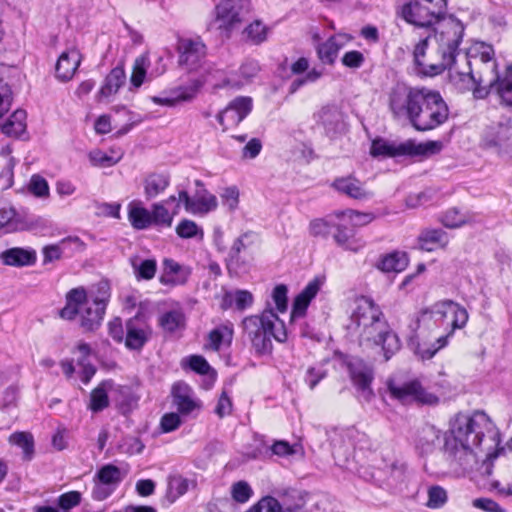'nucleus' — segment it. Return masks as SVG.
Wrapping results in <instances>:
<instances>
[{
    "mask_svg": "<svg viewBox=\"0 0 512 512\" xmlns=\"http://www.w3.org/2000/svg\"><path fill=\"white\" fill-rule=\"evenodd\" d=\"M485 437L493 443L499 442L496 426L485 412H459L449 421L443 451L450 459L464 466L474 457V449L481 446Z\"/></svg>",
    "mask_w": 512,
    "mask_h": 512,
    "instance_id": "f257e3e1",
    "label": "nucleus"
},
{
    "mask_svg": "<svg viewBox=\"0 0 512 512\" xmlns=\"http://www.w3.org/2000/svg\"><path fill=\"white\" fill-rule=\"evenodd\" d=\"M355 303L351 320L358 328L360 343L372 342L381 346L385 361L390 360L401 348L398 335L390 328L381 308L372 298L360 296Z\"/></svg>",
    "mask_w": 512,
    "mask_h": 512,
    "instance_id": "f03ea898",
    "label": "nucleus"
},
{
    "mask_svg": "<svg viewBox=\"0 0 512 512\" xmlns=\"http://www.w3.org/2000/svg\"><path fill=\"white\" fill-rule=\"evenodd\" d=\"M241 327L244 337L258 355L271 354L272 338L281 343L287 340L285 324L272 310L245 317Z\"/></svg>",
    "mask_w": 512,
    "mask_h": 512,
    "instance_id": "7ed1b4c3",
    "label": "nucleus"
},
{
    "mask_svg": "<svg viewBox=\"0 0 512 512\" xmlns=\"http://www.w3.org/2000/svg\"><path fill=\"white\" fill-rule=\"evenodd\" d=\"M434 39L437 44L439 60L430 67V74H441L446 69H452L456 57L460 54L459 46L464 36L463 23L453 15L445 16L437 22Z\"/></svg>",
    "mask_w": 512,
    "mask_h": 512,
    "instance_id": "20e7f679",
    "label": "nucleus"
},
{
    "mask_svg": "<svg viewBox=\"0 0 512 512\" xmlns=\"http://www.w3.org/2000/svg\"><path fill=\"white\" fill-rule=\"evenodd\" d=\"M65 306L59 311V316L65 320H74L79 315V325L84 332L97 330L103 321V307L88 303V295L84 287L69 290L65 296Z\"/></svg>",
    "mask_w": 512,
    "mask_h": 512,
    "instance_id": "39448f33",
    "label": "nucleus"
},
{
    "mask_svg": "<svg viewBox=\"0 0 512 512\" xmlns=\"http://www.w3.org/2000/svg\"><path fill=\"white\" fill-rule=\"evenodd\" d=\"M448 118L449 107L440 92L425 87L409 123L415 130L426 132L441 126Z\"/></svg>",
    "mask_w": 512,
    "mask_h": 512,
    "instance_id": "423d86ee",
    "label": "nucleus"
},
{
    "mask_svg": "<svg viewBox=\"0 0 512 512\" xmlns=\"http://www.w3.org/2000/svg\"><path fill=\"white\" fill-rule=\"evenodd\" d=\"M447 14V0H408L401 8L402 18L409 24L430 28Z\"/></svg>",
    "mask_w": 512,
    "mask_h": 512,
    "instance_id": "0eeeda50",
    "label": "nucleus"
},
{
    "mask_svg": "<svg viewBox=\"0 0 512 512\" xmlns=\"http://www.w3.org/2000/svg\"><path fill=\"white\" fill-rule=\"evenodd\" d=\"M425 87L396 84L387 94L389 111L396 120L410 122Z\"/></svg>",
    "mask_w": 512,
    "mask_h": 512,
    "instance_id": "6e6552de",
    "label": "nucleus"
},
{
    "mask_svg": "<svg viewBox=\"0 0 512 512\" xmlns=\"http://www.w3.org/2000/svg\"><path fill=\"white\" fill-rule=\"evenodd\" d=\"M448 313L453 316L451 322L450 335H453L456 329H462L466 326L469 314L467 310L452 300H443L435 303L431 308L423 309L416 318L417 328L422 324L427 325L432 320L443 319Z\"/></svg>",
    "mask_w": 512,
    "mask_h": 512,
    "instance_id": "1a4fd4ad",
    "label": "nucleus"
},
{
    "mask_svg": "<svg viewBox=\"0 0 512 512\" xmlns=\"http://www.w3.org/2000/svg\"><path fill=\"white\" fill-rule=\"evenodd\" d=\"M250 8L249 0H221L214 9L215 21L221 33L229 38L239 28Z\"/></svg>",
    "mask_w": 512,
    "mask_h": 512,
    "instance_id": "9d476101",
    "label": "nucleus"
},
{
    "mask_svg": "<svg viewBox=\"0 0 512 512\" xmlns=\"http://www.w3.org/2000/svg\"><path fill=\"white\" fill-rule=\"evenodd\" d=\"M387 388L392 398L402 403H417L420 405L434 406L439 403V397L429 392L418 379H412L404 383H397L390 379Z\"/></svg>",
    "mask_w": 512,
    "mask_h": 512,
    "instance_id": "9b49d317",
    "label": "nucleus"
},
{
    "mask_svg": "<svg viewBox=\"0 0 512 512\" xmlns=\"http://www.w3.org/2000/svg\"><path fill=\"white\" fill-rule=\"evenodd\" d=\"M178 64L188 71L198 70L207 55V47L200 37H179L176 44Z\"/></svg>",
    "mask_w": 512,
    "mask_h": 512,
    "instance_id": "f8f14e48",
    "label": "nucleus"
},
{
    "mask_svg": "<svg viewBox=\"0 0 512 512\" xmlns=\"http://www.w3.org/2000/svg\"><path fill=\"white\" fill-rule=\"evenodd\" d=\"M481 145L485 149L494 150L499 156L512 158V121L487 127Z\"/></svg>",
    "mask_w": 512,
    "mask_h": 512,
    "instance_id": "ddd939ff",
    "label": "nucleus"
},
{
    "mask_svg": "<svg viewBox=\"0 0 512 512\" xmlns=\"http://www.w3.org/2000/svg\"><path fill=\"white\" fill-rule=\"evenodd\" d=\"M120 468L113 464L103 465L94 475L92 498L96 501L107 499L123 480Z\"/></svg>",
    "mask_w": 512,
    "mask_h": 512,
    "instance_id": "4468645a",
    "label": "nucleus"
},
{
    "mask_svg": "<svg viewBox=\"0 0 512 512\" xmlns=\"http://www.w3.org/2000/svg\"><path fill=\"white\" fill-rule=\"evenodd\" d=\"M252 107L253 102L251 97H236L224 110L218 113L217 120L224 131L236 127L250 114Z\"/></svg>",
    "mask_w": 512,
    "mask_h": 512,
    "instance_id": "2eb2a0df",
    "label": "nucleus"
},
{
    "mask_svg": "<svg viewBox=\"0 0 512 512\" xmlns=\"http://www.w3.org/2000/svg\"><path fill=\"white\" fill-rule=\"evenodd\" d=\"M171 395L173 405L183 416H188L202 408L201 401L195 397L191 387L184 382L175 383L172 386Z\"/></svg>",
    "mask_w": 512,
    "mask_h": 512,
    "instance_id": "dca6fc26",
    "label": "nucleus"
},
{
    "mask_svg": "<svg viewBox=\"0 0 512 512\" xmlns=\"http://www.w3.org/2000/svg\"><path fill=\"white\" fill-rule=\"evenodd\" d=\"M182 202L179 195H171L167 199L151 205L152 222L154 226L170 228L173 219L180 212Z\"/></svg>",
    "mask_w": 512,
    "mask_h": 512,
    "instance_id": "f3484780",
    "label": "nucleus"
},
{
    "mask_svg": "<svg viewBox=\"0 0 512 512\" xmlns=\"http://www.w3.org/2000/svg\"><path fill=\"white\" fill-rule=\"evenodd\" d=\"M349 373L353 384L361 391L363 398L369 401L373 396L370 387L373 380V373L369 366L362 360H354L348 365Z\"/></svg>",
    "mask_w": 512,
    "mask_h": 512,
    "instance_id": "a211bd4d",
    "label": "nucleus"
},
{
    "mask_svg": "<svg viewBox=\"0 0 512 512\" xmlns=\"http://www.w3.org/2000/svg\"><path fill=\"white\" fill-rule=\"evenodd\" d=\"M179 202H182L185 210L191 214L208 213L216 209L218 204L216 197L206 190L194 198L190 197L186 190H181L179 191Z\"/></svg>",
    "mask_w": 512,
    "mask_h": 512,
    "instance_id": "6ab92c4d",
    "label": "nucleus"
},
{
    "mask_svg": "<svg viewBox=\"0 0 512 512\" xmlns=\"http://www.w3.org/2000/svg\"><path fill=\"white\" fill-rule=\"evenodd\" d=\"M81 60V53L76 48L62 52L55 65L56 78L61 82L70 81L80 66Z\"/></svg>",
    "mask_w": 512,
    "mask_h": 512,
    "instance_id": "aec40b11",
    "label": "nucleus"
},
{
    "mask_svg": "<svg viewBox=\"0 0 512 512\" xmlns=\"http://www.w3.org/2000/svg\"><path fill=\"white\" fill-rule=\"evenodd\" d=\"M332 237L335 244L345 251L357 253L366 246V242L357 236L354 229L340 222H336Z\"/></svg>",
    "mask_w": 512,
    "mask_h": 512,
    "instance_id": "412c9836",
    "label": "nucleus"
},
{
    "mask_svg": "<svg viewBox=\"0 0 512 512\" xmlns=\"http://www.w3.org/2000/svg\"><path fill=\"white\" fill-rule=\"evenodd\" d=\"M150 327L140 322L138 318H131L126 322L125 346L130 350H140L151 336Z\"/></svg>",
    "mask_w": 512,
    "mask_h": 512,
    "instance_id": "4be33fe9",
    "label": "nucleus"
},
{
    "mask_svg": "<svg viewBox=\"0 0 512 512\" xmlns=\"http://www.w3.org/2000/svg\"><path fill=\"white\" fill-rule=\"evenodd\" d=\"M408 140L397 143L382 137L375 138L370 147V155L374 158H395L408 156Z\"/></svg>",
    "mask_w": 512,
    "mask_h": 512,
    "instance_id": "5701e85b",
    "label": "nucleus"
},
{
    "mask_svg": "<svg viewBox=\"0 0 512 512\" xmlns=\"http://www.w3.org/2000/svg\"><path fill=\"white\" fill-rule=\"evenodd\" d=\"M190 275L191 270L189 267L183 266L173 259L165 258L163 260V272L159 281L166 286L184 285Z\"/></svg>",
    "mask_w": 512,
    "mask_h": 512,
    "instance_id": "b1692460",
    "label": "nucleus"
},
{
    "mask_svg": "<svg viewBox=\"0 0 512 512\" xmlns=\"http://www.w3.org/2000/svg\"><path fill=\"white\" fill-rule=\"evenodd\" d=\"M468 72H458L461 77H467L473 84V95L477 99L485 98L488 95V89L482 87L481 83H487L489 87L497 93L496 85L497 79H502L499 75L484 74L481 70L474 71L472 62L468 61Z\"/></svg>",
    "mask_w": 512,
    "mask_h": 512,
    "instance_id": "393cba45",
    "label": "nucleus"
},
{
    "mask_svg": "<svg viewBox=\"0 0 512 512\" xmlns=\"http://www.w3.org/2000/svg\"><path fill=\"white\" fill-rule=\"evenodd\" d=\"M331 186L340 194L352 199L363 200L371 196V193L365 189L364 184L353 175L337 177Z\"/></svg>",
    "mask_w": 512,
    "mask_h": 512,
    "instance_id": "a878e982",
    "label": "nucleus"
},
{
    "mask_svg": "<svg viewBox=\"0 0 512 512\" xmlns=\"http://www.w3.org/2000/svg\"><path fill=\"white\" fill-rule=\"evenodd\" d=\"M352 39L348 34H336L329 37L325 42L317 47L319 59L328 65H332L339 51Z\"/></svg>",
    "mask_w": 512,
    "mask_h": 512,
    "instance_id": "bb28decb",
    "label": "nucleus"
},
{
    "mask_svg": "<svg viewBox=\"0 0 512 512\" xmlns=\"http://www.w3.org/2000/svg\"><path fill=\"white\" fill-rule=\"evenodd\" d=\"M442 432L433 425H424L418 430L415 447L421 454H430L440 445Z\"/></svg>",
    "mask_w": 512,
    "mask_h": 512,
    "instance_id": "cd10ccee",
    "label": "nucleus"
},
{
    "mask_svg": "<svg viewBox=\"0 0 512 512\" xmlns=\"http://www.w3.org/2000/svg\"><path fill=\"white\" fill-rule=\"evenodd\" d=\"M475 53L473 55H466L465 59L472 62V66H478L479 64L484 66V69H480L484 74L498 75L496 70V63L494 61V49L491 45L480 43L474 48Z\"/></svg>",
    "mask_w": 512,
    "mask_h": 512,
    "instance_id": "c85d7f7f",
    "label": "nucleus"
},
{
    "mask_svg": "<svg viewBox=\"0 0 512 512\" xmlns=\"http://www.w3.org/2000/svg\"><path fill=\"white\" fill-rule=\"evenodd\" d=\"M320 289L318 280H313L296 296L293 302L291 318L302 317L305 315L306 310L311 300L317 295Z\"/></svg>",
    "mask_w": 512,
    "mask_h": 512,
    "instance_id": "c756f323",
    "label": "nucleus"
},
{
    "mask_svg": "<svg viewBox=\"0 0 512 512\" xmlns=\"http://www.w3.org/2000/svg\"><path fill=\"white\" fill-rule=\"evenodd\" d=\"M73 246L75 250L82 251L85 248L84 242L77 236H68L59 243L48 245L43 248L44 262H52L61 258L65 249Z\"/></svg>",
    "mask_w": 512,
    "mask_h": 512,
    "instance_id": "7c9ffc66",
    "label": "nucleus"
},
{
    "mask_svg": "<svg viewBox=\"0 0 512 512\" xmlns=\"http://www.w3.org/2000/svg\"><path fill=\"white\" fill-rule=\"evenodd\" d=\"M270 31V27L256 19L241 31V40L250 45H260L267 41Z\"/></svg>",
    "mask_w": 512,
    "mask_h": 512,
    "instance_id": "2f4dec72",
    "label": "nucleus"
},
{
    "mask_svg": "<svg viewBox=\"0 0 512 512\" xmlns=\"http://www.w3.org/2000/svg\"><path fill=\"white\" fill-rule=\"evenodd\" d=\"M418 242L421 250L431 252L446 247L449 239L447 233L441 229H427L420 233Z\"/></svg>",
    "mask_w": 512,
    "mask_h": 512,
    "instance_id": "473e14b6",
    "label": "nucleus"
},
{
    "mask_svg": "<svg viewBox=\"0 0 512 512\" xmlns=\"http://www.w3.org/2000/svg\"><path fill=\"white\" fill-rule=\"evenodd\" d=\"M8 443L22 450L23 461H31L35 455V440L31 432L16 431L8 437Z\"/></svg>",
    "mask_w": 512,
    "mask_h": 512,
    "instance_id": "72a5a7b5",
    "label": "nucleus"
},
{
    "mask_svg": "<svg viewBox=\"0 0 512 512\" xmlns=\"http://www.w3.org/2000/svg\"><path fill=\"white\" fill-rule=\"evenodd\" d=\"M126 79L125 71L122 66L113 68L106 76L97 96L99 99L110 97L118 92Z\"/></svg>",
    "mask_w": 512,
    "mask_h": 512,
    "instance_id": "f704fd0d",
    "label": "nucleus"
},
{
    "mask_svg": "<svg viewBox=\"0 0 512 512\" xmlns=\"http://www.w3.org/2000/svg\"><path fill=\"white\" fill-rule=\"evenodd\" d=\"M170 185L168 173H150L144 180V194L150 200L163 193Z\"/></svg>",
    "mask_w": 512,
    "mask_h": 512,
    "instance_id": "c9c22d12",
    "label": "nucleus"
},
{
    "mask_svg": "<svg viewBox=\"0 0 512 512\" xmlns=\"http://www.w3.org/2000/svg\"><path fill=\"white\" fill-rule=\"evenodd\" d=\"M112 384L111 380L103 381L91 391L88 407L92 412H101L109 406L108 390Z\"/></svg>",
    "mask_w": 512,
    "mask_h": 512,
    "instance_id": "e433bc0d",
    "label": "nucleus"
},
{
    "mask_svg": "<svg viewBox=\"0 0 512 512\" xmlns=\"http://www.w3.org/2000/svg\"><path fill=\"white\" fill-rule=\"evenodd\" d=\"M0 258L5 265L26 266L34 263L35 256L23 248H11L1 253Z\"/></svg>",
    "mask_w": 512,
    "mask_h": 512,
    "instance_id": "4c0bfd02",
    "label": "nucleus"
},
{
    "mask_svg": "<svg viewBox=\"0 0 512 512\" xmlns=\"http://www.w3.org/2000/svg\"><path fill=\"white\" fill-rule=\"evenodd\" d=\"M430 38H431V36L429 35V36L421 39L414 46L413 62H414V65H415L416 72L418 74L423 75V76L433 77V76H436L437 74H430L429 70H430V67L434 63L427 64L424 61V58H425V55H426V51H427L428 46H429Z\"/></svg>",
    "mask_w": 512,
    "mask_h": 512,
    "instance_id": "58836bf2",
    "label": "nucleus"
},
{
    "mask_svg": "<svg viewBox=\"0 0 512 512\" xmlns=\"http://www.w3.org/2000/svg\"><path fill=\"white\" fill-rule=\"evenodd\" d=\"M197 94V87L196 86H188V87H179L173 92V96L171 97H158L154 96L152 97V101L157 105H163V106H174L178 102L181 101H190L192 100Z\"/></svg>",
    "mask_w": 512,
    "mask_h": 512,
    "instance_id": "ea45409f",
    "label": "nucleus"
},
{
    "mask_svg": "<svg viewBox=\"0 0 512 512\" xmlns=\"http://www.w3.org/2000/svg\"><path fill=\"white\" fill-rule=\"evenodd\" d=\"M159 325L168 333L183 330L186 325V317L180 310H172L163 313L159 318Z\"/></svg>",
    "mask_w": 512,
    "mask_h": 512,
    "instance_id": "a19ab883",
    "label": "nucleus"
},
{
    "mask_svg": "<svg viewBox=\"0 0 512 512\" xmlns=\"http://www.w3.org/2000/svg\"><path fill=\"white\" fill-rule=\"evenodd\" d=\"M407 263L405 254L393 252L382 257L377 264V268L386 273L401 272L406 268Z\"/></svg>",
    "mask_w": 512,
    "mask_h": 512,
    "instance_id": "79ce46f5",
    "label": "nucleus"
},
{
    "mask_svg": "<svg viewBox=\"0 0 512 512\" xmlns=\"http://www.w3.org/2000/svg\"><path fill=\"white\" fill-rule=\"evenodd\" d=\"M25 120L26 112L24 110H16L2 125V132L8 136H20L26 130Z\"/></svg>",
    "mask_w": 512,
    "mask_h": 512,
    "instance_id": "37998d69",
    "label": "nucleus"
},
{
    "mask_svg": "<svg viewBox=\"0 0 512 512\" xmlns=\"http://www.w3.org/2000/svg\"><path fill=\"white\" fill-rule=\"evenodd\" d=\"M128 219L133 228L144 230L153 225L151 210L141 206H129Z\"/></svg>",
    "mask_w": 512,
    "mask_h": 512,
    "instance_id": "c03bdc74",
    "label": "nucleus"
},
{
    "mask_svg": "<svg viewBox=\"0 0 512 512\" xmlns=\"http://www.w3.org/2000/svg\"><path fill=\"white\" fill-rule=\"evenodd\" d=\"M6 233L23 229V223L17 218V212L12 206L0 207V230Z\"/></svg>",
    "mask_w": 512,
    "mask_h": 512,
    "instance_id": "a18cd8bd",
    "label": "nucleus"
},
{
    "mask_svg": "<svg viewBox=\"0 0 512 512\" xmlns=\"http://www.w3.org/2000/svg\"><path fill=\"white\" fill-rule=\"evenodd\" d=\"M188 480L181 475H170L167 480L166 498L170 503L175 502L179 497L188 491Z\"/></svg>",
    "mask_w": 512,
    "mask_h": 512,
    "instance_id": "49530a36",
    "label": "nucleus"
},
{
    "mask_svg": "<svg viewBox=\"0 0 512 512\" xmlns=\"http://www.w3.org/2000/svg\"><path fill=\"white\" fill-rule=\"evenodd\" d=\"M408 156H428L439 153L443 144L441 141H426L424 143H416L414 140H408Z\"/></svg>",
    "mask_w": 512,
    "mask_h": 512,
    "instance_id": "de8ad7c7",
    "label": "nucleus"
},
{
    "mask_svg": "<svg viewBox=\"0 0 512 512\" xmlns=\"http://www.w3.org/2000/svg\"><path fill=\"white\" fill-rule=\"evenodd\" d=\"M497 95L502 104L512 106V65L507 68L502 79H497Z\"/></svg>",
    "mask_w": 512,
    "mask_h": 512,
    "instance_id": "09e8293b",
    "label": "nucleus"
},
{
    "mask_svg": "<svg viewBox=\"0 0 512 512\" xmlns=\"http://www.w3.org/2000/svg\"><path fill=\"white\" fill-rule=\"evenodd\" d=\"M319 122L327 132L335 131L340 120L341 113L336 106H325L318 113Z\"/></svg>",
    "mask_w": 512,
    "mask_h": 512,
    "instance_id": "8fccbe9b",
    "label": "nucleus"
},
{
    "mask_svg": "<svg viewBox=\"0 0 512 512\" xmlns=\"http://www.w3.org/2000/svg\"><path fill=\"white\" fill-rule=\"evenodd\" d=\"M336 222L328 218H317L309 223V232L313 237L327 238L333 235Z\"/></svg>",
    "mask_w": 512,
    "mask_h": 512,
    "instance_id": "3c124183",
    "label": "nucleus"
},
{
    "mask_svg": "<svg viewBox=\"0 0 512 512\" xmlns=\"http://www.w3.org/2000/svg\"><path fill=\"white\" fill-rule=\"evenodd\" d=\"M233 338V328L231 325H221L215 329H213L209 333V340L211 347L217 351L219 350L220 346L227 342L228 344L231 343Z\"/></svg>",
    "mask_w": 512,
    "mask_h": 512,
    "instance_id": "603ef678",
    "label": "nucleus"
},
{
    "mask_svg": "<svg viewBox=\"0 0 512 512\" xmlns=\"http://www.w3.org/2000/svg\"><path fill=\"white\" fill-rule=\"evenodd\" d=\"M176 234L182 239L199 238L203 239V229L196 222L189 219H182L176 226Z\"/></svg>",
    "mask_w": 512,
    "mask_h": 512,
    "instance_id": "864d4df0",
    "label": "nucleus"
},
{
    "mask_svg": "<svg viewBox=\"0 0 512 512\" xmlns=\"http://www.w3.org/2000/svg\"><path fill=\"white\" fill-rule=\"evenodd\" d=\"M335 215L338 218H348L352 227H362L368 225L375 219V215L371 212H360L352 209L337 212Z\"/></svg>",
    "mask_w": 512,
    "mask_h": 512,
    "instance_id": "5fc2aeb1",
    "label": "nucleus"
},
{
    "mask_svg": "<svg viewBox=\"0 0 512 512\" xmlns=\"http://www.w3.org/2000/svg\"><path fill=\"white\" fill-rule=\"evenodd\" d=\"M343 439L347 440L349 445L360 450L370 447V440L366 433L360 432L355 428H348L343 434Z\"/></svg>",
    "mask_w": 512,
    "mask_h": 512,
    "instance_id": "6e6d98bb",
    "label": "nucleus"
},
{
    "mask_svg": "<svg viewBox=\"0 0 512 512\" xmlns=\"http://www.w3.org/2000/svg\"><path fill=\"white\" fill-rule=\"evenodd\" d=\"M224 301H229V305L234 303L238 310H244L252 305L253 295L247 290H237L234 293H227Z\"/></svg>",
    "mask_w": 512,
    "mask_h": 512,
    "instance_id": "4d7b16f0",
    "label": "nucleus"
},
{
    "mask_svg": "<svg viewBox=\"0 0 512 512\" xmlns=\"http://www.w3.org/2000/svg\"><path fill=\"white\" fill-rule=\"evenodd\" d=\"M148 65V56L141 55L135 59L131 75V84L136 88L140 87L145 79L146 68Z\"/></svg>",
    "mask_w": 512,
    "mask_h": 512,
    "instance_id": "13d9d810",
    "label": "nucleus"
},
{
    "mask_svg": "<svg viewBox=\"0 0 512 512\" xmlns=\"http://www.w3.org/2000/svg\"><path fill=\"white\" fill-rule=\"evenodd\" d=\"M427 494V506L432 509L441 508L448 500L447 491L439 485L429 487Z\"/></svg>",
    "mask_w": 512,
    "mask_h": 512,
    "instance_id": "bf43d9fd",
    "label": "nucleus"
},
{
    "mask_svg": "<svg viewBox=\"0 0 512 512\" xmlns=\"http://www.w3.org/2000/svg\"><path fill=\"white\" fill-rule=\"evenodd\" d=\"M137 279L151 280L157 270V263L154 259H145L139 265L133 264Z\"/></svg>",
    "mask_w": 512,
    "mask_h": 512,
    "instance_id": "052dcab7",
    "label": "nucleus"
},
{
    "mask_svg": "<svg viewBox=\"0 0 512 512\" xmlns=\"http://www.w3.org/2000/svg\"><path fill=\"white\" fill-rule=\"evenodd\" d=\"M81 493L78 491H69L61 494L57 498V505L61 509V512H69L72 508L78 506L81 503Z\"/></svg>",
    "mask_w": 512,
    "mask_h": 512,
    "instance_id": "680f3d73",
    "label": "nucleus"
},
{
    "mask_svg": "<svg viewBox=\"0 0 512 512\" xmlns=\"http://www.w3.org/2000/svg\"><path fill=\"white\" fill-rule=\"evenodd\" d=\"M29 191L38 198H46L49 196V185L46 179L38 174L32 175L29 185Z\"/></svg>",
    "mask_w": 512,
    "mask_h": 512,
    "instance_id": "e2e57ef3",
    "label": "nucleus"
},
{
    "mask_svg": "<svg viewBox=\"0 0 512 512\" xmlns=\"http://www.w3.org/2000/svg\"><path fill=\"white\" fill-rule=\"evenodd\" d=\"M252 494V488L246 481L235 482L231 487V496L238 503H246Z\"/></svg>",
    "mask_w": 512,
    "mask_h": 512,
    "instance_id": "0e129e2a",
    "label": "nucleus"
},
{
    "mask_svg": "<svg viewBox=\"0 0 512 512\" xmlns=\"http://www.w3.org/2000/svg\"><path fill=\"white\" fill-rule=\"evenodd\" d=\"M110 296L111 294L109 284L107 282H99L96 285V292L92 296L93 306L103 307L106 311Z\"/></svg>",
    "mask_w": 512,
    "mask_h": 512,
    "instance_id": "69168bd1",
    "label": "nucleus"
},
{
    "mask_svg": "<svg viewBox=\"0 0 512 512\" xmlns=\"http://www.w3.org/2000/svg\"><path fill=\"white\" fill-rule=\"evenodd\" d=\"M89 160L94 166L111 167L115 165L120 160V158H114L113 156H110L107 153L96 149L89 153Z\"/></svg>",
    "mask_w": 512,
    "mask_h": 512,
    "instance_id": "338daca9",
    "label": "nucleus"
},
{
    "mask_svg": "<svg viewBox=\"0 0 512 512\" xmlns=\"http://www.w3.org/2000/svg\"><path fill=\"white\" fill-rule=\"evenodd\" d=\"M247 512H279V501L272 496H266Z\"/></svg>",
    "mask_w": 512,
    "mask_h": 512,
    "instance_id": "774afa93",
    "label": "nucleus"
}]
</instances>
